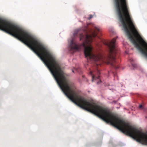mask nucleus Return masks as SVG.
<instances>
[{"instance_id": "obj_1", "label": "nucleus", "mask_w": 147, "mask_h": 147, "mask_svg": "<svg viewBox=\"0 0 147 147\" xmlns=\"http://www.w3.org/2000/svg\"><path fill=\"white\" fill-rule=\"evenodd\" d=\"M99 29L95 27V30L93 31L90 35L86 34L84 36L82 34H80V40H83L85 38V41L82 44L77 45L74 42V39H72L69 45V49L70 51H71L74 50H78L84 48L85 56L87 59L94 61L101 60L107 64H110L115 69H117L119 68V66L116 65L115 56L117 51L116 44V38H113L107 44L109 49V54L108 56L103 57L99 53L95 54L92 51L93 47L90 43L92 42L93 38L97 35L96 31L99 32Z\"/></svg>"}, {"instance_id": "obj_2", "label": "nucleus", "mask_w": 147, "mask_h": 147, "mask_svg": "<svg viewBox=\"0 0 147 147\" xmlns=\"http://www.w3.org/2000/svg\"><path fill=\"white\" fill-rule=\"evenodd\" d=\"M96 69L93 71H90V74L92 78V81L96 82L97 84H99L101 82L100 79V72L98 70L97 66L96 67Z\"/></svg>"}, {"instance_id": "obj_3", "label": "nucleus", "mask_w": 147, "mask_h": 147, "mask_svg": "<svg viewBox=\"0 0 147 147\" xmlns=\"http://www.w3.org/2000/svg\"><path fill=\"white\" fill-rule=\"evenodd\" d=\"M79 31V30H78V29L76 30L75 31L74 33V36H77V34L78 33Z\"/></svg>"}, {"instance_id": "obj_4", "label": "nucleus", "mask_w": 147, "mask_h": 147, "mask_svg": "<svg viewBox=\"0 0 147 147\" xmlns=\"http://www.w3.org/2000/svg\"><path fill=\"white\" fill-rule=\"evenodd\" d=\"M92 17H93V16L92 15H89V17L88 18V19L89 20H90V19H91V18H92Z\"/></svg>"}, {"instance_id": "obj_5", "label": "nucleus", "mask_w": 147, "mask_h": 147, "mask_svg": "<svg viewBox=\"0 0 147 147\" xmlns=\"http://www.w3.org/2000/svg\"><path fill=\"white\" fill-rule=\"evenodd\" d=\"M130 61L131 62H132L134 61V60L132 59H130Z\"/></svg>"}, {"instance_id": "obj_6", "label": "nucleus", "mask_w": 147, "mask_h": 147, "mask_svg": "<svg viewBox=\"0 0 147 147\" xmlns=\"http://www.w3.org/2000/svg\"><path fill=\"white\" fill-rule=\"evenodd\" d=\"M142 105H140L139 106V107L140 109L142 108Z\"/></svg>"}, {"instance_id": "obj_7", "label": "nucleus", "mask_w": 147, "mask_h": 147, "mask_svg": "<svg viewBox=\"0 0 147 147\" xmlns=\"http://www.w3.org/2000/svg\"><path fill=\"white\" fill-rule=\"evenodd\" d=\"M73 72H74V71H72Z\"/></svg>"}]
</instances>
